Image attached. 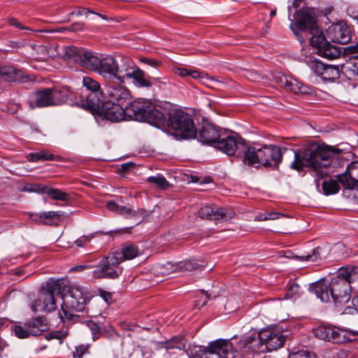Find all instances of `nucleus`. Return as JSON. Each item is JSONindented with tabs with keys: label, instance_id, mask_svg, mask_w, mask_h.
<instances>
[{
	"label": "nucleus",
	"instance_id": "obj_39",
	"mask_svg": "<svg viewBox=\"0 0 358 358\" xmlns=\"http://www.w3.org/2000/svg\"><path fill=\"white\" fill-rule=\"evenodd\" d=\"M159 273L163 275H170L176 271H178V263L173 264L171 262H167L164 264L159 265Z\"/></svg>",
	"mask_w": 358,
	"mask_h": 358
},
{
	"label": "nucleus",
	"instance_id": "obj_13",
	"mask_svg": "<svg viewBox=\"0 0 358 358\" xmlns=\"http://www.w3.org/2000/svg\"><path fill=\"white\" fill-rule=\"evenodd\" d=\"M65 289V285L62 280H49L42 286L41 292L42 300L45 306L46 312L56 309L57 305L55 295H60Z\"/></svg>",
	"mask_w": 358,
	"mask_h": 358
},
{
	"label": "nucleus",
	"instance_id": "obj_25",
	"mask_svg": "<svg viewBox=\"0 0 358 358\" xmlns=\"http://www.w3.org/2000/svg\"><path fill=\"white\" fill-rule=\"evenodd\" d=\"M27 75L21 70L13 66H4L0 67V84L3 83L24 82Z\"/></svg>",
	"mask_w": 358,
	"mask_h": 358
},
{
	"label": "nucleus",
	"instance_id": "obj_46",
	"mask_svg": "<svg viewBox=\"0 0 358 358\" xmlns=\"http://www.w3.org/2000/svg\"><path fill=\"white\" fill-rule=\"evenodd\" d=\"M301 291L300 286L296 282H290L287 285V289L286 292V297L287 299H292L295 295L299 294Z\"/></svg>",
	"mask_w": 358,
	"mask_h": 358
},
{
	"label": "nucleus",
	"instance_id": "obj_64",
	"mask_svg": "<svg viewBox=\"0 0 358 358\" xmlns=\"http://www.w3.org/2000/svg\"><path fill=\"white\" fill-rule=\"evenodd\" d=\"M9 24L12 26H15L20 29H28V28L22 26L20 22H19L15 18H10L9 19Z\"/></svg>",
	"mask_w": 358,
	"mask_h": 358
},
{
	"label": "nucleus",
	"instance_id": "obj_63",
	"mask_svg": "<svg viewBox=\"0 0 358 358\" xmlns=\"http://www.w3.org/2000/svg\"><path fill=\"white\" fill-rule=\"evenodd\" d=\"M279 215H280V214H278L275 213H270L267 215H265L264 217L260 216L259 220H275L279 217Z\"/></svg>",
	"mask_w": 358,
	"mask_h": 358
},
{
	"label": "nucleus",
	"instance_id": "obj_24",
	"mask_svg": "<svg viewBox=\"0 0 358 358\" xmlns=\"http://www.w3.org/2000/svg\"><path fill=\"white\" fill-rule=\"evenodd\" d=\"M198 214L201 218L210 220L231 218L225 208H220L216 205L202 206L199 210Z\"/></svg>",
	"mask_w": 358,
	"mask_h": 358
},
{
	"label": "nucleus",
	"instance_id": "obj_23",
	"mask_svg": "<svg viewBox=\"0 0 358 358\" xmlns=\"http://www.w3.org/2000/svg\"><path fill=\"white\" fill-rule=\"evenodd\" d=\"M51 88L36 91L29 99L28 103L31 108L53 106Z\"/></svg>",
	"mask_w": 358,
	"mask_h": 358
},
{
	"label": "nucleus",
	"instance_id": "obj_5",
	"mask_svg": "<svg viewBox=\"0 0 358 358\" xmlns=\"http://www.w3.org/2000/svg\"><path fill=\"white\" fill-rule=\"evenodd\" d=\"M127 116L136 121L147 122L161 128L164 124V114L150 101L137 99L127 106Z\"/></svg>",
	"mask_w": 358,
	"mask_h": 358
},
{
	"label": "nucleus",
	"instance_id": "obj_33",
	"mask_svg": "<svg viewBox=\"0 0 358 358\" xmlns=\"http://www.w3.org/2000/svg\"><path fill=\"white\" fill-rule=\"evenodd\" d=\"M186 342L182 336H174L162 344V347L167 350L173 349L184 350Z\"/></svg>",
	"mask_w": 358,
	"mask_h": 358
},
{
	"label": "nucleus",
	"instance_id": "obj_34",
	"mask_svg": "<svg viewBox=\"0 0 358 358\" xmlns=\"http://www.w3.org/2000/svg\"><path fill=\"white\" fill-rule=\"evenodd\" d=\"M27 157L28 159L31 162L51 161L55 159L54 155L45 150H41L40 152L30 153Z\"/></svg>",
	"mask_w": 358,
	"mask_h": 358
},
{
	"label": "nucleus",
	"instance_id": "obj_31",
	"mask_svg": "<svg viewBox=\"0 0 358 358\" xmlns=\"http://www.w3.org/2000/svg\"><path fill=\"white\" fill-rule=\"evenodd\" d=\"M120 254L122 262L123 260H131L138 257L141 254V250L134 243H127L122 246Z\"/></svg>",
	"mask_w": 358,
	"mask_h": 358
},
{
	"label": "nucleus",
	"instance_id": "obj_48",
	"mask_svg": "<svg viewBox=\"0 0 358 358\" xmlns=\"http://www.w3.org/2000/svg\"><path fill=\"white\" fill-rule=\"evenodd\" d=\"M300 85V82L297 80L290 78L288 79L287 85L285 87V90L292 92L295 94L299 93V87Z\"/></svg>",
	"mask_w": 358,
	"mask_h": 358
},
{
	"label": "nucleus",
	"instance_id": "obj_19",
	"mask_svg": "<svg viewBox=\"0 0 358 358\" xmlns=\"http://www.w3.org/2000/svg\"><path fill=\"white\" fill-rule=\"evenodd\" d=\"M220 136V130L215 125L206 122L203 123L198 131L196 130V136L193 138H196L203 144L211 145L216 143Z\"/></svg>",
	"mask_w": 358,
	"mask_h": 358
},
{
	"label": "nucleus",
	"instance_id": "obj_50",
	"mask_svg": "<svg viewBox=\"0 0 358 358\" xmlns=\"http://www.w3.org/2000/svg\"><path fill=\"white\" fill-rule=\"evenodd\" d=\"M289 358H315V356L308 351L300 350L289 354Z\"/></svg>",
	"mask_w": 358,
	"mask_h": 358
},
{
	"label": "nucleus",
	"instance_id": "obj_7",
	"mask_svg": "<svg viewBox=\"0 0 358 358\" xmlns=\"http://www.w3.org/2000/svg\"><path fill=\"white\" fill-rule=\"evenodd\" d=\"M121 262L122 258L118 251L110 252L100 260L96 268L92 272V276L96 279H116L122 273Z\"/></svg>",
	"mask_w": 358,
	"mask_h": 358
},
{
	"label": "nucleus",
	"instance_id": "obj_41",
	"mask_svg": "<svg viewBox=\"0 0 358 358\" xmlns=\"http://www.w3.org/2000/svg\"><path fill=\"white\" fill-rule=\"evenodd\" d=\"M321 250H322V248L320 247H317V248H315L314 250H313L311 253L308 254L306 255L298 257V258L301 261L315 262L318 259H322Z\"/></svg>",
	"mask_w": 358,
	"mask_h": 358
},
{
	"label": "nucleus",
	"instance_id": "obj_9",
	"mask_svg": "<svg viewBox=\"0 0 358 358\" xmlns=\"http://www.w3.org/2000/svg\"><path fill=\"white\" fill-rule=\"evenodd\" d=\"M314 334L321 340L341 344L355 341L358 331H348L334 325H321L314 329Z\"/></svg>",
	"mask_w": 358,
	"mask_h": 358
},
{
	"label": "nucleus",
	"instance_id": "obj_1",
	"mask_svg": "<svg viewBox=\"0 0 358 358\" xmlns=\"http://www.w3.org/2000/svg\"><path fill=\"white\" fill-rule=\"evenodd\" d=\"M243 154L240 159L245 165L255 166L262 164L264 166H278L285 153L294 157L290 168L301 171L304 167H308L315 172L320 169L330 166L333 154L329 150L317 145H312L301 152H296L285 147L274 145H264L256 148L252 146H243Z\"/></svg>",
	"mask_w": 358,
	"mask_h": 358
},
{
	"label": "nucleus",
	"instance_id": "obj_57",
	"mask_svg": "<svg viewBox=\"0 0 358 358\" xmlns=\"http://www.w3.org/2000/svg\"><path fill=\"white\" fill-rule=\"evenodd\" d=\"M31 192H35L40 194H45L46 189H48V186L35 184L33 185L29 189H28Z\"/></svg>",
	"mask_w": 358,
	"mask_h": 358
},
{
	"label": "nucleus",
	"instance_id": "obj_30",
	"mask_svg": "<svg viewBox=\"0 0 358 358\" xmlns=\"http://www.w3.org/2000/svg\"><path fill=\"white\" fill-rule=\"evenodd\" d=\"M53 99V106L60 105L66 103L71 96L72 92L69 87L51 88Z\"/></svg>",
	"mask_w": 358,
	"mask_h": 358
},
{
	"label": "nucleus",
	"instance_id": "obj_4",
	"mask_svg": "<svg viewBox=\"0 0 358 358\" xmlns=\"http://www.w3.org/2000/svg\"><path fill=\"white\" fill-rule=\"evenodd\" d=\"M62 294L63 303L59 312L60 319L63 322L80 321V315L74 312L83 311L89 299V292L85 287L78 285L66 286Z\"/></svg>",
	"mask_w": 358,
	"mask_h": 358
},
{
	"label": "nucleus",
	"instance_id": "obj_54",
	"mask_svg": "<svg viewBox=\"0 0 358 358\" xmlns=\"http://www.w3.org/2000/svg\"><path fill=\"white\" fill-rule=\"evenodd\" d=\"M94 237L93 235H90V236H83L81 237H80L79 238H78L76 241H75V244L78 246V247H84L85 246V245L87 243H88L91 239Z\"/></svg>",
	"mask_w": 358,
	"mask_h": 358
},
{
	"label": "nucleus",
	"instance_id": "obj_14",
	"mask_svg": "<svg viewBox=\"0 0 358 358\" xmlns=\"http://www.w3.org/2000/svg\"><path fill=\"white\" fill-rule=\"evenodd\" d=\"M122 83H115L110 80L106 85L103 96L108 99L107 101L114 102L116 104L127 106V101L130 98V93L128 89L122 85Z\"/></svg>",
	"mask_w": 358,
	"mask_h": 358
},
{
	"label": "nucleus",
	"instance_id": "obj_60",
	"mask_svg": "<svg viewBox=\"0 0 358 358\" xmlns=\"http://www.w3.org/2000/svg\"><path fill=\"white\" fill-rule=\"evenodd\" d=\"M106 207L110 211H113L118 213L120 206L116 203L115 201H110L106 203Z\"/></svg>",
	"mask_w": 358,
	"mask_h": 358
},
{
	"label": "nucleus",
	"instance_id": "obj_27",
	"mask_svg": "<svg viewBox=\"0 0 358 358\" xmlns=\"http://www.w3.org/2000/svg\"><path fill=\"white\" fill-rule=\"evenodd\" d=\"M345 56H350V58L346 60L341 66L343 74L349 80H353L358 78V53L353 55H347L345 52Z\"/></svg>",
	"mask_w": 358,
	"mask_h": 358
},
{
	"label": "nucleus",
	"instance_id": "obj_37",
	"mask_svg": "<svg viewBox=\"0 0 358 358\" xmlns=\"http://www.w3.org/2000/svg\"><path fill=\"white\" fill-rule=\"evenodd\" d=\"M322 189L326 195H329L338 192L339 186L337 181L330 179L322 182Z\"/></svg>",
	"mask_w": 358,
	"mask_h": 358
},
{
	"label": "nucleus",
	"instance_id": "obj_28",
	"mask_svg": "<svg viewBox=\"0 0 358 358\" xmlns=\"http://www.w3.org/2000/svg\"><path fill=\"white\" fill-rule=\"evenodd\" d=\"M316 73L325 81H334L339 78V69L336 66L320 64L316 66Z\"/></svg>",
	"mask_w": 358,
	"mask_h": 358
},
{
	"label": "nucleus",
	"instance_id": "obj_15",
	"mask_svg": "<svg viewBox=\"0 0 358 358\" xmlns=\"http://www.w3.org/2000/svg\"><path fill=\"white\" fill-rule=\"evenodd\" d=\"M123 64L119 65L115 59L108 55L103 59H99L98 68L96 71L104 78L109 79L115 78L119 81V76L121 75L120 71L124 69L126 66V58L122 60Z\"/></svg>",
	"mask_w": 358,
	"mask_h": 358
},
{
	"label": "nucleus",
	"instance_id": "obj_21",
	"mask_svg": "<svg viewBox=\"0 0 358 358\" xmlns=\"http://www.w3.org/2000/svg\"><path fill=\"white\" fill-rule=\"evenodd\" d=\"M338 180L345 189H354L358 185V162L350 163L343 173L338 175Z\"/></svg>",
	"mask_w": 358,
	"mask_h": 358
},
{
	"label": "nucleus",
	"instance_id": "obj_53",
	"mask_svg": "<svg viewBox=\"0 0 358 358\" xmlns=\"http://www.w3.org/2000/svg\"><path fill=\"white\" fill-rule=\"evenodd\" d=\"M140 62L154 68H157L161 65L159 61L150 57H141Z\"/></svg>",
	"mask_w": 358,
	"mask_h": 358
},
{
	"label": "nucleus",
	"instance_id": "obj_55",
	"mask_svg": "<svg viewBox=\"0 0 358 358\" xmlns=\"http://www.w3.org/2000/svg\"><path fill=\"white\" fill-rule=\"evenodd\" d=\"M52 50V48H48L45 45H38L37 46L36 50L41 53L43 56V58H45V57H50V51Z\"/></svg>",
	"mask_w": 358,
	"mask_h": 358
},
{
	"label": "nucleus",
	"instance_id": "obj_52",
	"mask_svg": "<svg viewBox=\"0 0 358 358\" xmlns=\"http://www.w3.org/2000/svg\"><path fill=\"white\" fill-rule=\"evenodd\" d=\"M134 210L129 206H120L118 214L125 216L127 218L133 219Z\"/></svg>",
	"mask_w": 358,
	"mask_h": 358
},
{
	"label": "nucleus",
	"instance_id": "obj_61",
	"mask_svg": "<svg viewBox=\"0 0 358 358\" xmlns=\"http://www.w3.org/2000/svg\"><path fill=\"white\" fill-rule=\"evenodd\" d=\"M345 52L347 55H353L358 53V43L355 45H351L345 48Z\"/></svg>",
	"mask_w": 358,
	"mask_h": 358
},
{
	"label": "nucleus",
	"instance_id": "obj_3",
	"mask_svg": "<svg viewBox=\"0 0 358 358\" xmlns=\"http://www.w3.org/2000/svg\"><path fill=\"white\" fill-rule=\"evenodd\" d=\"M289 20L292 21L289 28L301 43H303L305 39L299 31L311 34L310 43L317 50H320L328 42L320 31L316 17L311 10L307 8L299 10L295 13V22L290 19L289 15Z\"/></svg>",
	"mask_w": 358,
	"mask_h": 358
},
{
	"label": "nucleus",
	"instance_id": "obj_12",
	"mask_svg": "<svg viewBox=\"0 0 358 358\" xmlns=\"http://www.w3.org/2000/svg\"><path fill=\"white\" fill-rule=\"evenodd\" d=\"M47 329L46 320L41 316L33 318L24 324H15L11 327L15 336L19 338L38 336Z\"/></svg>",
	"mask_w": 358,
	"mask_h": 358
},
{
	"label": "nucleus",
	"instance_id": "obj_40",
	"mask_svg": "<svg viewBox=\"0 0 358 358\" xmlns=\"http://www.w3.org/2000/svg\"><path fill=\"white\" fill-rule=\"evenodd\" d=\"M178 263V267L179 271H191L196 269L199 264L194 259L186 260L183 262H179Z\"/></svg>",
	"mask_w": 358,
	"mask_h": 358
},
{
	"label": "nucleus",
	"instance_id": "obj_8",
	"mask_svg": "<svg viewBox=\"0 0 358 358\" xmlns=\"http://www.w3.org/2000/svg\"><path fill=\"white\" fill-rule=\"evenodd\" d=\"M238 352L229 340L217 339L208 346L196 352L192 358H236Z\"/></svg>",
	"mask_w": 358,
	"mask_h": 358
},
{
	"label": "nucleus",
	"instance_id": "obj_51",
	"mask_svg": "<svg viewBox=\"0 0 358 358\" xmlns=\"http://www.w3.org/2000/svg\"><path fill=\"white\" fill-rule=\"evenodd\" d=\"M150 215V212L143 208H138L137 210H134L133 212V218L141 219L138 222V224L141 222L142 220L145 217H148Z\"/></svg>",
	"mask_w": 358,
	"mask_h": 358
},
{
	"label": "nucleus",
	"instance_id": "obj_45",
	"mask_svg": "<svg viewBox=\"0 0 358 358\" xmlns=\"http://www.w3.org/2000/svg\"><path fill=\"white\" fill-rule=\"evenodd\" d=\"M289 78V77H287V76L283 75L279 72H276L273 74V79L279 87L285 89Z\"/></svg>",
	"mask_w": 358,
	"mask_h": 358
},
{
	"label": "nucleus",
	"instance_id": "obj_36",
	"mask_svg": "<svg viewBox=\"0 0 358 358\" xmlns=\"http://www.w3.org/2000/svg\"><path fill=\"white\" fill-rule=\"evenodd\" d=\"M83 85L90 92H103L101 90L100 84L90 77H83Z\"/></svg>",
	"mask_w": 358,
	"mask_h": 358
},
{
	"label": "nucleus",
	"instance_id": "obj_62",
	"mask_svg": "<svg viewBox=\"0 0 358 358\" xmlns=\"http://www.w3.org/2000/svg\"><path fill=\"white\" fill-rule=\"evenodd\" d=\"M100 296L107 303H109L112 300V294L107 291L101 290Z\"/></svg>",
	"mask_w": 358,
	"mask_h": 358
},
{
	"label": "nucleus",
	"instance_id": "obj_17",
	"mask_svg": "<svg viewBox=\"0 0 358 358\" xmlns=\"http://www.w3.org/2000/svg\"><path fill=\"white\" fill-rule=\"evenodd\" d=\"M216 143L217 145L215 147L229 156L234 155L236 151L239 150L238 154L237 155V158L238 159H240L239 155L243 154V146H248L245 145V141L241 137H235L231 136H228L217 140Z\"/></svg>",
	"mask_w": 358,
	"mask_h": 358
},
{
	"label": "nucleus",
	"instance_id": "obj_10",
	"mask_svg": "<svg viewBox=\"0 0 358 358\" xmlns=\"http://www.w3.org/2000/svg\"><path fill=\"white\" fill-rule=\"evenodd\" d=\"M64 56L85 69L96 71L98 68L99 58L85 49L74 45L66 47Z\"/></svg>",
	"mask_w": 358,
	"mask_h": 358
},
{
	"label": "nucleus",
	"instance_id": "obj_38",
	"mask_svg": "<svg viewBox=\"0 0 358 358\" xmlns=\"http://www.w3.org/2000/svg\"><path fill=\"white\" fill-rule=\"evenodd\" d=\"M45 194H47L50 198L54 200L58 201H66L69 195L59 189L48 187L46 189Z\"/></svg>",
	"mask_w": 358,
	"mask_h": 358
},
{
	"label": "nucleus",
	"instance_id": "obj_58",
	"mask_svg": "<svg viewBox=\"0 0 358 358\" xmlns=\"http://www.w3.org/2000/svg\"><path fill=\"white\" fill-rule=\"evenodd\" d=\"M84 26H85V24L83 22H74L72 24H71L66 29L69 31L76 32V31H78L83 30V28H84Z\"/></svg>",
	"mask_w": 358,
	"mask_h": 358
},
{
	"label": "nucleus",
	"instance_id": "obj_16",
	"mask_svg": "<svg viewBox=\"0 0 358 358\" xmlns=\"http://www.w3.org/2000/svg\"><path fill=\"white\" fill-rule=\"evenodd\" d=\"M127 106L116 104L111 101H105L101 104L99 115L112 122H118L126 120L127 116Z\"/></svg>",
	"mask_w": 358,
	"mask_h": 358
},
{
	"label": "nucleus",
	"instance_id": "obj_49",
	"mask_svg": "<svg viewBox=\"0 0 358 358\" xmlns=\"http://www.w3.org/2000/svg\"><path fill=\"white\" fill-rule=\"evenodd\" d=\"M88 352V345H80L76 348V350L73 352V357L74 358H82L85 354Z\"/></svg>",
	"mask_w": 358,
	"mask_h": 358
},
{
	"label": "nucleus",
	"instance_id": "obj_18",
	"mask_svg": "<svg viewBox=\"0 0 358 358\" xmlns=\"http://www.w3.org/2000/svg\"><path fill=\"white\" fill-rule=\"evenodd\" d=\"M287 336L278 329H263L261 338L264 341L266 350L273 351L281 348L285 342Z\"/></svg>",
	"mask_w": 358,
	"mask_h": 358
},
{
	"label": "nucleus",
	"instance_id": "obj_42",
	"mask_svg": "<svg viewBox=\"0 0 358 358\" xmlns=\"http://www.w3.org/2000/svg\"><path fill=\"white\" fill-rule=\"evenodd\" d=\"M69 332L67 330H57L51 331L45 335V338L48 341L52 339H57L59 343H62L63 341L68 336Z\"/></svg>",
	"mask_w": 358,
	"mask_h": 358
},
{
	"label": "nucleus",
	"instance_id": "obj_59",
	"mask_svg": "<svg viewBox=\"0 0 358 358\" xmlns=\"http://www.w3.org/2000/svg\"><path fill=\"white\" fill-rule=\"evenodd\" d=\"M135 164L131 162L124 163L118 169V173H124L129 171L131 168L134 167Z\"/></svg>",
	"mask_w": 358,
	"mask_h": 358
},
{
	"label": "nucleus",
	"instance_id": "obj_20",
	"mask_svg": "<svg viewBox=\"0 0 358 358\" xmlns=\"http://www.w3.org/2000/svg\"><path fill=\"white\" fill-rule=\"evenodd\" d=\"M238 347L245 352L258 353L266 350L264 341L261 338V331L257 335H248L241 339Z\"/></svg>",
	"mask_w": 358,
	"mask_h": 358
},
{
	"label": "nucleus",
	"instance_id": "obj_29",
	"mask_svg": "<svg viewBox=\"0 0 358 358\" xmlns=\"http://www.w3.org/2000/svg\"><path fill=\"white\" fill-rule=\"evenodd\" d=\"M62 214L57 211L41 212L36 214H31L30 218L34 222H43L45 224H53V219H59Z\"/></svg>",
	"mask_w": 358,
	"mask_h": 358
},
{
	"label": "nucleus",
	"instance_id": "obj_43",
	"mask_svg": "<svg viewBox=\"0 0 358 358\" xmlns=\"http://www.w3.org/2000/svg\"><path fill=\"white\" fill-rule=\"evenodd\" d=\"M176 73L181 77H191L194 79L199 78L201 72L196 70H191L185 68H178L176 69Z\"/></svg>",
	"mask_w": 358,
	"mask_h": 358
},
{
	"label": "nucleus",
	"instance_id": "obj_6",
	"mask_svg": "<svg viewBox=\"0 0 358 358\" xmlns=\"http://www.w3.org/2000/svg\"><path fill=\"white\" fill-rule=\"evenodd\" d=\"M164 120L162 127H168L173 131L175 136L184 139L196 136V129L189 114L181 110H175L169 113L168 119L164 115Z\"/></svg>",
	"mask_w": 358,
	"mask_h": 358
},
{
	"label": "nucleus",
	"instance_id": "obj_26",
	"mask_svg": "<svg viewBox=\"0 0 358 358\" xmlns=\"http://www.w3.org/2000/svg\"><path fill=\"white\" fill-rule=\"evenodd\" d=\"M104 96L103 92H90L85 95V99H81L76 102L77 106L89 110H99L101 104V98Z\"/></svg>",
	"mask_w": 358,
	"mask_h": 358
},
{
	"label": "nucleus",
	"instance_id": "obj_44",
	"mask_svg": "<svg viewBox=\"0 0 358 358\" xmlns=\"http://www.w3.org/2000/svg\"><path fill=\"white\" fill-rule=\"evenodd\" d=\"M41 299L42 294L41 292H40L38 298L31 303L30 308L34 313H36L38 311L46 312L45 306L44 305L45 303H43Z\"/></svg>",
	"mask_w": 358,
	"mask_h": 358
},
{
	"label": "nucleus",
	"instance_id": "obj_35",
	"mask_svg": "<svg viewBox=\"0 0 358 358\" xmlns=\"http://www.w3.org/2000/svg\"><path fill=\"white\" fill-rule=\"evenodd\" d=\"M147 182L164 190L167 189L170 187V183L161 175L150 176L147 178Z\"/></svg>",
	"mask_w": 358,
	"mask_h": 358
},
{
	"label": "nucleus",
	"instance_id": "obj_2",
	"mask_svg": "<svg viewBox=\"0 0 358 358\" xmlns=\"http://www.w3.org/2000/svg\"><path fill=\"white\" fill-rule=\"evenodd\" d=\"M358 280V266L347 265L340 268L336 276L329 284L317 282L313 292L322 302H328L331 297L336 306L348 303L351 297V284Z\"/></svg>",
	"mask_w": 358,
	"mask_h": 358
},
{
	"label": "nucleus",
	"instance_id": "obj_47",
	"mask_svg": "<svg viewBox=\"0 0 358 358\" xmlns=\"http://www.w3.org/2000/svg\"><path fill=\"white\" fill-rule=\"evenodd\" d=\"M87 326L91 331L93 339H98L101 332V327L99 326V324L90 320L87 322Z\"/></svg>",
	"mask_w": 358,
	"mask_h": 358
},
{
	"label": "nucleus",
	"instance_id": "obj_32",
	"mask_svg": "<svg viewBox=\"0 0 358 358\" xmlns=\"http://www.w3.org/2000/svg\"><path fill=\"white\" fill-rule=\"evenodd\" d=\"M340 49L334 45H331L329 42L325 43L320 50H317V54L322 57L334 59L338 57L341 55Z\"/></svg>",
	"mask_w": 358,
	"mask_h": 358
},
{
	"label": "nucleus",
	"instance_id": "obj_56",
	"mask_svg": "<svg viewBox=\"0 0 358 358\" xmlns=\"http://www.w3.org/2000/svg\"><path fill=\"white\" fill-rule=\"evenodd\" d=\"M87 13H93V14H95V15L99 16L100 17H101L103 20H107V17L105 15H103L102 14L96 13V12H94L92 10H90L89 8H80L78 11L76 13V15L79 16V15H85Z\"/></svg>",
	"mask_w": 358,
	"mask_h": 358
},
{
	"label": "nucleus",
	"instance_id": "obj_22",
	"mask_svg": "<svg viewBox=\"0 0 358 358\" xmlns=\"http://www.w3.org/2000/svg\"><path fill=\"white\" fill-rule=\"evenodd\" d=\"M328 36L334 43L345 44L351 40V30L345 24H334L329 28Z\"/></svg>",
	"mask_w": 358,
	"mask_h": 358
},
{
	"label": "nucleus",
	"instance_id": "obj_11",
	"mask_svg": "<svg viewBox=\"0 0 358 358\" xmlns=\"http://www.w3.org/2000/svg\"><path fill=\"white\" fill-rule=\"evenodd\" d=\"M119 82L124 83L125 80H131L138 87L149 88L152 85L150 76L136 66L129 58H126V66L120 71Z\"/></svg>",
	"mask_w": 358,
	"mask_h": 358
}]
</instances>
